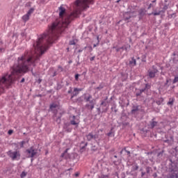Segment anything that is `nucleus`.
Wrapping results in <instances>:
<instances>
[{"mask_svg": "<svg viewBox=\"0 0 178 178\" xmlns=\"http://www.w3.org/2000/svg\"><path fill=\"white\" fill-rule=\"evenodd\" d=\"M90 3H94V0H76L74 3V11L71 14L66 13V8L63 6L58 8L59 19H56L45 33L38 38V40L33 44L34 54L39 58L48 49V45L54 42V40L58 34H62L68 24H70L74 17H77L82 10L88 9Z\"/></svg>", "mask_w": 178, "mask_h": 178, "instance_id": "nucleus-1", "label": "nucleus"}, {"mask_svg": "<svg viewBox=\"0 0 178 178\" xmlns=\"http://www.w3.org/2000/svg\"><path fill=\"white\" fill-rule=\"evenodd\" d=\"M37 60H40V57L33 52H25L22 56L18 57L17 62L12 68L11 74H6L0 79V86L1 88H9L17 79L19 73H27L31 72L33 74V67H35Z\"/></svg>", "mask_w": 178, "mask_h": 178, "instance_id": "nucleus-2", "label": "nucleus"}, {"mask_svg": "<svg viewBox=\"0 0 178 178\" xmlns=\"http://www.w3.org/2000/svg\"><path fill=\"white\" fill-rule=\"evenodd\" d=\"M83 99L85 102H88L86 104V108H87V109L89 111H92L95 106V104H97L95 99H92V95L90 94L84 95Z\"/></svg>", "mask_w": 178, "mask_h": 178, "instance_id": "nucleus-3", "label": "nucleus"}, {"mask_svg": "<svg viewBox=\"0 0 178 178\" xmlns=\"http://www.w3.org/2000/svg\"><path fill=\"white\" fill-rule=\"evenodd\" d=\"M7 155L12 159V161H19L20 159V151H12L10 150L7 152Z\"/></svg>", "mask_w": 178, "mask_h": 178, "instance_id": "nucleus-4", "label": "nucleus"}, {"mask_svg": "<svg viewBox=\"0 0 178 178\" xmlns=\"http://www.w3.org/2000/svg\"><path fill=\"white\" fill-rule=\"evenodd\" d=\"M86 138L88 141H91V140H95L97 144H99V135L98 134H92V132L89 133L88 135H86Z\"/></svg>", "mask_w": 178, "mask_h": 178, "instance_id": "nucleus-5", "label": "nucleus"}, {"mask_svg": "<svg viewBox=\"0 0 178 178\" xmlns=\"http://www.w3.org/2000/svg\"><path fill=\"white\" fill-rule=\"evenodd\" d=\"M28 158H34L37 155V149H34V147H31L26 149Z\"/></svg>", "mask_w": 178, "mask_h": 178, "instance_id": "nucleus-6", "label": "nucleus"}, {"mask_svg": "<svg viewBox=\"0 0 178 178\" xmlns=\"http://www.w3.org/2000/svg\"><path fill=\"white\" fill-rule=\"evenodd\" d=\"M33 12L34 8H30L27 13L22 17V20L25 22H29V20H30V16H31V13H33Z\"/></svg>", "mask_w": 178, "mask_h": 178, "instance_id": "nucleus-7", "label": "nucleus"}, {"mask_svg": "<svg viewBox=\"0 0 178 178\" xmlns=\"http://www.w3.org/2000/svg\"><path fill=\"white\" fill-rule=\"evenodd\" d=\"M131 47V46H130V44H125V45L122 46V47H117L116 51L117 52H123V51H126V52H129Z\"/></svg>", "mask_w": 178, "mask_h": 178, "instance_id": "nucleus-8", "label": "nucleus"}, {"mask_svg": "<svg viewBox=\"0 0 178 178\" xmlns=\"http://www.w3.org/2000/svg\"><path fill=\"white\" fill-rule=\"evenodd\" d=\"M70 124L72 126H79V123H80V120L79 118L74 115L70 117Z\"/></svg>", "mask_w": 178, "mask_h": 178, "instance_id": "nucleus-9", "label": "nucleus"}, {"mask_svg": "<svg viewBox=\"0 0 178 178\" xmlns=\"http://www.w3.org/2000/svg\"><path fill=\"white\" fill-rule=\"evenodd\" d=\"M156 73H158V70L156 68H155V66H153L152 67V69L148 70V74L151 79H154V77H155V74H156Z\"/></svg>", "mask_w": 178, "mask_h": 178, "instance_id": "nucleus-10", "label": "nucleus"}, {"mask_svg": "<svg viewBox=\"0 0 178 178\" xmlns=\"http://www.w3.org/2000/svg\"><path fill=\"white\" fill-rule=\"evenodd\" d=\"M159 124V122H158L156 120L155 118H154L150 122L149 124H148L149 129H154V127H156Z\"/></svg>", "mask_w": 178, "mask_h": 178, "instance_id": "nucleus-11", "label": "nucleus"}, {"mask_svg": "<svg viewBox=\"0 0 178 178\" xmlns=\"http://www.w3.org/2000/svg\"><path fill=\"white\" fill-rule=\"evenodd\" d=\"M149 87H150L148 83H146L145 88L138 90L136 91V97H140V95H141V94H143V92H144V91H145V90L149 89Z\"/></svg>", "mask_w": 178, "mask_h": 178, "instance_id": "nucleus-12", "label": "nucleus"}, {"mask_svg": "<svg viewBox=\"0 0 178 178\" xmlns=\"http://www.w3.org/2000/svg\"><path fill=\"white\" fill-rule=\"evenodd\" d=\"M72 127H70V124L68 122H65L63 126V131H66V133H72Z\"/></svg>", "mask_w": 178, "mask_h": 178, "instance_id": "nucleus-13", "label": "nucleus"}, {"mask_svg": "<svg viewBox=\"0 0 178 178\" xmlns=\"http://www.w3.org/2000/svg\"><path fill=\"white\" fill-rule=\"evenodd\" d=\"M80 91H83V88H75L74 89V92L72 96H71V98H74V97H76V95H79V92H80Z\"/></svg>", "mask_w": 178, "mask_h": 178, "instance_id": "nucleus-14", "label": "nucleus"}, {"mask_svg": "<svg viewBox=\"0 0 178 178\" xmlns=\"http://www.w3.org/2000/svg\"><path fill=\"white\" fill-rule=\"evenodd\" d=\"M131 16H133V13H125L124 14V20L127 22V20L131 18Z\"/></svg>", "mask_w": 178, "mask_h": 178, "instance_id": "nucleus-15", "label": "nucleus"}, {"mask_svg": "<svg viewBox=\"0 0 178 178\" xmlns=\"http://www.w3.org/2000/svg\"><path fill=\"white\" fill-rule=\"evenodd\" d=\"M161 13H162L161 10L154 11V12L149 13V16H151L152 15H153L154 16H159V15H161Z\"/></svg>", "mask_w": 178, "mask_h": 178, "instance_id": "nucleus-16", "label": "nucleus"}, {"mask_svg": "<svg viewBox=\"0 0 178 178\" xmlns=\"http://www.w3.org/2000/svg\"><path fill=\"white\" fill-rule=\"evenodd\" d=\"M163 102V98L161 97L159 98L156 101V104H157V105H162Z\"/></svg>", "mask_w": 178, "mask_h": 178, "instance_id": "nucleus-17", "label": "nucleus"}, {"mask_svg": "<svg viewBox=\"0 0 178 178\" xmlns=\"http://www.w3.org/2000/svg\"><path fill=\"white\" fill-rule=\"evenodd\" d=\"M138 106H134L131 110V113H136V112L138 111Z\"/></svg>", "mask_w": 178, "mask_h": 178, "instance_id": "nucleus-18", "label": "nucleus"}, {"mask_svg": "<svg viewBox=\"0 0 178 178\" xmlns=\"http://www.w3.org/2000/svg\"><path fill=\"white\" fill-rule=\"evenodd\" d=\"M130 65H132L133 66H136L137 65V61L134 58H132L131 60L129 61Z\"/></svg>", "mask_w": 178, "mask_h": 178, "instance_id": "nucleus-19", "label": "nucleus"}, {"mask_svg": "<svg viewBox=\"0 0 178 178\" xmlns=\"http://www.w3.org/2000/svg\"><path fill=\"white\" fill-rule=\"evenodd\" d=\"M139 15L140 16H144L145 15V9H140V11H139Z\"/></svg>", "mask_w": 178, "mask_h": 178, "instance_id": "nucleus-20", "label": "nucleus"}, {"mask_svg": "<svg viewBox=\"0 0 178 178\" xmlns=\"http://www.w3.org/2000/svg\"><path fill=\"white\" fill-rule=\"evenodd\" d=\"M169 81H170V80L167 79L166 81H165V84H164V87H165L166 89L169 88V86H170V85L169 84Z\"/></svg>", "mask_w": 178, "mask_h": 178, "instance_id": "nucleus-21", "label": "nucleus"}, {"mask_svg": "<svg viewBox=\"0 0 178 178\" xmlns=\"http://www.w3.org/2000/svg\"><path fill=\"white\" fill-rule=\"evenodd\" d=\"M131 170L134 172L136 170H138V165L137 164H134L133 166H132V168Z\"/></svg>", "mask_w": 178, "mask_h": 178, "instance_id": "nucleus-22", "label": "nucleus"}, {"mask_svg": "<svg viewBox=\"0 0 178 178\" xmlns=\"http://www.w3.org/2000/svg\"><path fill=\"white\" fill-rule=\"evenodd\" d=\"M173 102H175V99H170L168 105H173Z\"/></svg>", "mask_w": 178, "mask_h": 178, "instance_id": "nucleus-23", "label": "nucleus"}, {"mask_svg": "<svg viewBox=\"0 0 178 178\" xmlns=\"http://www.w3.org/2000/svg\"><path fill=\"white\" fill-rule=\"evenodd\" d=\"M20 176H21L22 178H24V177H26V176H27V172L23 171V172L21 173V175H20Z\"/></svg>", "mask_w": 178, "mask_h": 178, "instance_id": "nucleus-24", "label": "nucleus"}, {"mask_svg": "<svg viewBox=\"0 0 178 178\" xmlns=\"http://www.w3.org/2000/svg\"><path fill=\"white\" fill-rule=\"evenodd\" d=\"M68 151H69V149H66L65 151L64 152V153H63L61 154V158H65V155H66V154H67Z\"/></svg>", "mask_w": 178, "mask_h": 178, "instance_id": "nucleus-25", "label": "nucleus"}, {"mask_svg": "<svg viewBox=\"0 0 178 178\" xmlns=\"http://www.w3.org/2000/svg\"><path fill=\"white\" fill-rule=\"evenodd\" d=\"M58 106V105H56V104H52L50 105V109H55V108H56Z\"/></svg>", "mask_w": 178, "mask_h": 178, "instance_id": "nucleus-26", "label": "nucleus"}, {"mask_svg": "<svg viewBox=\"0 0 178 178\" xmlns=\"http://www.w3.org/2000/svg\"><path fill=\"white\" fill-rule=\"evenodd\" d=\"M167 9H168V6L167 5L164 6L163 8V10H161V13H165V10H167Z\"/></svg>", "mask_w": 178, "mask_h": 178, "instance_id": "nucleus-27", "label": "nucleus"}, {"mask_svg": "<svg viewBox=\"0 0 178 178\" xmlns=\"http://www.w3.org/2000/svg\"><path fill=\"white\" fill-rule=\"evenodd\" d=\"M102 88H104V85L100 84L98 87L96 88V90H102Z\"/></svg>", "mask_w": 178, "mask_h": 178, "instance_id": "nucleus-28", "label": "nucleus"}, {"mask_svg": "<svg viewBox=\"0 0 178 178\" xmlns=\"http://www.w3.org/2000/svg\"><path fill=\"white\" fill-rule=\"evenodd\" d=\"M21 148H23L24 147V144H26V141L22 140L21 143H19Z\"/></svg>", "mask_w": 178, "mask_h": 178, "instance_id": "nucleus-29", "label": "nucleus"}, {"mask_svg": "<svg viewBox=\"0 0 178 178\" xmlns=\"http://www.w3.org/2000/svg\"><path fill=\"white\" fill-rule=\"evenodd\" d=\"M177 82H178V76H175L172 83H173V84H176V83H177Z\"/></svg>", "mask_w": 178, "mask_h": 178, "instance_id": "nucleus-30", "label": "nucleus"}, {"mask_svg": "<svg viewBox=\"0 0 178 178\" xmlns=\"http://www.w3.org/2000/svg\"><path fill=\"white\" fill-rule=\"evenodd\" d=\"M112 134H113V131L111 129L109 133L107 134L108 137H112Z\"/></svg>", "mask_w": 178, "mask_h": 178, "instance_id": "nucleus-31", "label": "nucleus"}, {"mask_svg": "<svg viewBox=\"0 0 178 178\" xmlns=\"http://www.w3.org/2000/svg\"><path fill=\"white\" fill-rule=\"evenodd\" d=\"M70 45H76V41L75 40L70 41Z\"/></svg>", "mask_w": 178, "mask_h": 178, "instance_id": "nucleus-32", "label": "nucleus"}, {"mask_svg": "<svg viewBox=\"0 0 178 178\" xmlns=\"http://www.w3.org/2000/svg\"><path fill=\"white\" fill-rule=\"evenodd\" d=\"M79 77H80V74H75V80H76V81H79Z\"/></svg>", "mask_w": 178, "mask_h": 178, "instance_id": "nucleus-33", "label": "nucleus"}, {"mask_svg": "<svg viewBox=\"0 0 178 178\" xmlns=\"http://www.w3.org/2000/svg\"><path fill=\"white\" fill-rule=\"evenodd\" d=\"M97 149H98V148L96 146H92L91 147L92 151H97Z\"/></svg>", "mask_w": 178, "mask_h": 178, "instance_id": "nucleus-34", "label": "nucleus"}, {"mask_svg": "<svg viewBox=\"0 0 178 178\" xmlns=\"http://www.w3.org/2000/svg\"><path fill=\"white\" fill-rule=\"evenodd\" d=\"M8 133V134L10 136V134H13V130L10 129Z\"/></svg>", "mask_w": 178, "mask_h": 178, "instance_id": "nucleus-35", "label": "nucleus"}, {"mask_svg": "<svg viewBox=\"0 0 178 178\" xmlns=\"http://www.w3.org/2000/svg\"><path fill=\"white\" fill-rule=\"evenodd\" d=\"M101 178H109L108 175H102Z\"/></svg>", "mask_w": 178, "mask_h": 178, "instance_id": "nucleus-36", "label": "nucleus"}, {"mask_svg": "<svg viewBox=\"0 0 178 178\" xmlns=\"http://www.w3.org/2000/svg\"><path fill=\"white\" fill-rule=\"evenodd\" d=\"M94 59H95V56H92L90 58V62H92V60H94Z\"/></svg>", "mask_w": 178, "mask_h": 178, "instance_id": "nucleus-37", "label": "nucleus"}, {"mask_svg": "<svg viewBox=\"0 0 178 178\" xmlns=\"http://www.w3.org/2000/svg\"><path fill=\"white\" fill-rule=\"evenodd\" d=\"M152 6H154L152 5V3H150V4L149 5L147 9H150L151 8H152Z\"/></svg>", "mask_w": 178, "mask_h": 178, "instance_id": "nucleus-38", "label": "nucleus"}, {"mask_svg": "<svg viewBox=\"0 0 178 178\" xmlns=\"http://www.w3.org/2000/svg\"><path fill=\"white\" fill-rule=\"evenodd\" d=\"M102 131H104V129H100L97 131V133H102Z\"/></svg>", "mask_w": 178, "mask_h": 178, "instance_id": "nucleus-39", "label": "nucleus"}, {"mask_svg": "<svg viewBox=\"0 0 178 178\" xmlns=\"http://www.w3.org/2000/svg\"><path fill=\"white\" fill-rule=\"evenodd\" d=\"M72 88H70V89L68 90V94H72Z\"/></svg>", "mask_w": 178, "mask_h": 178, "instance_id": "nucleus-40", "label": "nucleus"}, {"mask_svg": "<svg viewBox=\"0 0 178 178\" xmlns=\"http://www.w3.org/2000/svg\"><path fill=\"white\" fill-rule=\"evenodd\" d=\"M24 81H25V79H24V78H23V79L21 80L20 83H24Z\"/></svg>", "mask_w": 178, "mask_h": 178, "instance_id": "nucleus-41", "label": "nucleus"}, {"mask_svg": "<svg viewBox=\"0 0 178 178\" xmlns=\"http://www.w3.org/2000/svg\"><path fill=\"white\" fill-rule=\"evenodd\" d=\"M128 155H130V151L125 150Z\"/></svg>", "mask_w": 178, "mask_h": 178, "instance_id": "nucleus-42", "label": "nucleus"}, {"mask_svg": "<svg viewBox=\"0 0 178 178\" xmlns=\"http://www.w3.org/2000/svg\"><path fill=\"white\" fill-rule=\"evenodd\" d=\"M42 81V79H38V83H39V84H40V83H41Z\"/></svg>", "mask_w": 178, "mask_h": 178, "instance_id": "nucleus-43", "label": "nucleus"}, {"mask_svg": "<svg viewBox=\"0 0 178 178\" xmlns=\"http://www.w3.org/2000/svg\"><path fill=\"white\" fill-rule=\"evenodd\" d=\"M161 155H162V152L158 154V156H161Z\"/></svg>", "mask_w": 178, "mask_h": 178, "instance_id": "nucleus-44", "label": "nucleus"}, {"mask_svg": "<svg viewBox=\"0 0 178 178\" xmlns=\"http://www.w3.org/2000/svg\"><path fill=\"white\" fill-rule=\"evenodd\" d=\"M164 143H169V140H164Z\"/></svg>", "mask_w": 178, "mask_h": 178, "instance_id": "nucleus-45", "label": "nucleus"}, {"mask_svg": "<svg viewBox=\"0 0 178 178\" xmlns=\"http://www.w3.org/2000/svg\"><path fill=\"white\" fill-rule=\"evenodd\" d=\"M83 51V49H79V51H78V52H81Z\"/></svg>", "mask_w": 178, "mask_h": 178, "instance_id": "nucleus-46", "label": "nucleus"}, {"mask_svg": "<svg viewBox=\"0 0 178 178\" xmlns=\"http://www.w3.org/2000/svg\"><path fill=\"white\" fill-rule=\"evenodd\" d=\"M104 104H105V102H102L101 103V105H104Z\"/></svg>", "mask_w": 178, "mask_h": 178, "instance_id": "nucleus-47", "label": "nucleus"}, {"mask_svg": "<svg viewBox=\"0 0 178 178\" xmlns=\"http://www.w3.org/2000/svg\"><path fill=\"white\" fill-rule=\"evenodd\" d=\"M76 177L79 176V173L75 174Z\"/></svg>", "mask_w": 178, "mask_h": 178, "instance_id": "nucleus-48", "label": "nucleus"}, {"mask_svg": "<svg viewBox=\"0 0 178 178\" xmlns=\"http://www.w3.org/2000/svg\"><path fill=\"white\" fill-rule=\"evenodd\" d=\"M116 2L117 3H119V2H120V0H118Z\"/></svg>", "mask_w": 178, "mask_h": 178, "instance_id": "nucleus-49", "label": "nucleus"}, {"mask_svg": "<svg viewBox=\"0 0 178 178\" xmlns=\"http://www.w3.org/2000/svg\"><path fill=\"white\" fill-rule=\"evenodd\" d=\"M154 2H156V0L152 1V3H154Z\"/></svg>", "mask_w": 178, "mask_h": 178, "instance_id": "nucleus-50", "label": "nucleus"}, {"mask_svg": "<svg viewBox=\"0 0 178 178\" xmlns=\"http://www.w3.org/2000/svg\"><path fill=\"white\" fill-rule=\"evenodd\" d=\"M173 56H176V53H173Z\"/></svg>", "mask_w": 178, "mask_h": 178, "instance_id": "nucleus-51", "label": "nucleus"}, {"mask_svg": "<svg viewBox=\"0 0 178 178\" xmlns=\"http://www.w3.org/2000/svg\"><path fill=\"white\" fill-rule=\"evenodd\" d=\"M144 175H145V172H142V176H143Z\"/></svg>", "mask_w": 178, "mask_h": 178, "instance_id": "nucleus-52", "label": "nucleus"}, {"mask_svg": "<svg viewBox=\"0 0 178 178\" xmlns=\"http://www.w3.org/2000/svg\"><path fill=\"white\" fill-rule=\"evenodd\" d=\"M97 111H101V109H100L99 108H97Z\"/></svg>", "mask_w": 178, "mask_h": 178, "instance_id": "nucleus-53", "label": "nucleus"}, {"mask_svg": "<svg viewBox=\"0 0 178 178\" xmlns=\"http://www.w3.org/2000/svg\"><path fill=\"white\" fill-rule=\"evenodd\" d=\"M86 48H87V47H84V49H86Z\"/></svg>", "mask_w": 178, "mask_h": 178, "instance_id": "nucleus-54", "label": "nucleus"}, {"mask_svg": "<svg viewBox=\"0 0 178 178\" xmlns=\"http://www.w3.org/2000/svg\"><path fill=\"white\" fill-rule=\"evenodd\" d=\"M85 146L87 147V143H86Z\"/></svg>", "mask_w": 178, "mask_h": 178, "instance_id": "nucleus-55", "label": "nucleus"}, {"mask_svg": "<svg viewBox=\"0 0 178 178\" xmlns=\"http://www.w3.org/2000/svg\"><path fill=\"white\" fill-rule=\"evenodd\" d=\"M114 157L118 158V156H114Z\"/></svg>", "mask_w": 178, "mask_h": 178, "instance_id": "nucleus-56", "label": "nucleus"}, {"mask_svg": "<svg viewBox=\"0 0 178 178\" xmlns=\"http://www.w3.org/2000/svg\"><path fill=\"white\" fill-rule=\"evenodd\" d=\"M94 47H97L95 44H94Z\"/></svg>", "mask_w": 178, "mask_h": 178, "instance_id": "nucleus-57", "label": "nucleus"}, {"mask_svg": "<svg viewBox=\"0 0 178 178\" xmlns=\"http://www.w3.org/2000/svg\"><path fill=\"white\" fill-rule=\"evenodd\" d=\"M0 51H2V49H0Z\"/></svg>", "mask_w": 178, "mask_h": 178, "instance_id": "nucleus-58", "label": "nucleus"}, {"mask_svg": "<svg viewBox=\"0 0 178 178\" xmlns=\"http://www.w3.org/2000/svg\"><path fill=\"white\" fill-rule=\"evenodd\" d=\"M56 74L54 73V76H56Z\"/></svg>", "mask_w": 178, "mask_h": 178, "instance_id": "nucleus-59", "label": "nucleus"}]
</instances>
